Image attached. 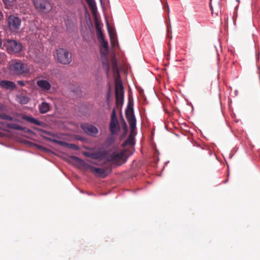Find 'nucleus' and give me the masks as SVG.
I'll return each mask as SVG.
<instances>
[{
	"label": "nucleus",
	"instance_id": "nucleus-2",
	"mask_svg": "<svg viewBox=\"0 0 260 260\" xmlns=\"http://www.w3.org/2000/svg\"><path fill=\"white\" fill-rule=\"evenodd\" d=\"M125 117L129 123L131 132L136 128V119L134 115L133 103L129 101L125 110Z\"/></svg>",
	"mask_w": 260,
	"mask_h": 260
},
{
	"label": "nucleus",
	"instance_id": "nucleus-28",
	"mask_svg": "<svg viewBox=\"0 0 260 260\" xmlns=\"http://www.w3.org/2000/svg\"><path fill=\"white\" fill-rule=\"evenodd\" d=\"M89 6L93 9L95 7V2L93 0H86Z\"/></svg>",
	"mask_w": 260,
	"mask_h": 260
},
{
	"label": "nucleus",
	"instance_id": "nucleus-1",
	"mask_svg": "<svg viewBox=\"0 0 260 260\" xmlns=\"http://www.w3.org/2000/svg\"><path fill=\"white\" fill-rule=\"evenodd\" d=\"M126 159L125 150H122L119 152H114L111 154L108 155L106 157L107 161L118 166H120L125 162Z\"/></svg>",
	"mask_w": 260,
	"mask_h": 260
},
{
	"label": "nucleus",
	"instance_id": "nucleus-30",
	"mask_svg": "<svg viewBox=\"0 0 260 260\" xmlns=\"http://www.w3.org/2000/svg\"><path fill=\"white\" fill-rule=\"evenodd\" d=\"M122 128L123 129V130L124 131V134H125L127 133V125H126V123L125 121H124V120H123V124L122 125Z\"/></svg>",
	"mask_w": 260,
	"mask_h": 260
},
{
	"label": "nucleus",
	"instance_id": "nucleus-7",
	"mask_svg": "<svg viewBox=\"0 0 260 260\" xmlns=\"http://www.w3.org/2000/svg\"><path fill=\"white\" fill-rule=\"evenodd\" d=\"M57 60L63 64H68L72 61L71 55L69 52L63 48H59L56 50Z\"/></svg>",
	"mask_w": 260,
	"mask_h": 260
},
{
	"label": "nucleus",
	"instance_id": "nucleus-13",
	"mask_svg": "<svg viewBox=\"0 0 260 260\" xmlns=\"http://www.w3.org/2000/svg\"><path fill=\"white\" fill-rule=\"evenodd\" d=\"M0 86L6 89L13 90L16 88L15 84L12 81L7 80H2L0 82Z\"/></svg>",
	"mask_w": 260,
	"mask_h": 260
},
{
	"label": "nucleus",
	"instance_id": "nucleus-5",
	"mask_svg": "<svg viewBox=\"0 0 260 260\" xmlns=\"http://www.w3.org/2000/svg\"><path fill=\"white\" fill-rule=\"evenodd\" d=\"M7 22L8 27L12 32H18L21 23V20L18 16L15 15H10L7 19Z\"/></svg>",
	"mask_w": 260,
	"mask_h": 260
},
{
	"label": "nucleus",
	"instance_id": "nucleus-33",
	"mask_svg": "<svg viewBox=\"0 0 260 260\" xmlns=\"http://www.w3.org/2000/svg\"><path fill=\"white\" fill-rule=\"evenodd\" d=\"M42 133L43 134L47 135H49V136L51 135V133L50 132H47L46 131H44V130H42Z\"/></svg>",
	"mask_w": 260,
	"mask_h": 260
},
{
	"label": "nucleus",
	"instance_id": "nucleus-15",
	"mask_svg": "<svg viewBox=\"0 0 260 260\" xmlns=\"http://www.w3.org/2000/svg\"><path fill=\"white\" fill-rule=\"evenodd\" d=\"M102 47H103L105 51H107L108 49V42L105 40L104 35H100V36L97 37Z\"/></svg>",
	"mask_w": 260,
	"mask_h": 260
},
{
	"label": "nucleus",
	"instance_id": "nucleus-25",
	"mask_svg": "<svg viewBox=\"0 0 260 260\" xmlns=\"http://www.w3.org/2000/svg\"><path fill=\"white\" fill-rule=\"evenodd\" d=\"M0 118L3 120H7L9 121H12L13 119L12 117L7 115L4 113H0Z\"/></svg>",
	"mask_w": 260,
	"mask_h": 260
},
{
	"label": "nucleus",
	"instance_id": "nucleus-6",
	"mask_svg": "<svg viewBox=\"0 0 260 260\" xmlns=\"http://www.w3.org/2000/svg\"><path fill=\"white\" fill-rule=\"evenodd\" d=\"M11 70L16 75H23L29 72L28 66L21 62H16L10 66Z\"/></svg>",
	"mask_w": 260,
	"mask_h": 260
},
{
	"label": "nucleus",
	"instance_id": "nucleus-20",
	"mask_svg": "<svg viewBox=\"0 0 260 260\" xmlns=\"http://www.w3.org/2000/svg\"><path fill=\"white\" fill-rule=\"evenodd\" d=\"M103 153L101 152L91 153L89 157L92 159H100L102 156Z\"/></svg>",
	"mask_w": 260,
	"mask_h": 260
},
{
	"label": "nucleus",
	"instance_id": "nucleus-8",
	"mask_svg": "<svg viewBox=\"0 0 260 260\" xmlns=\"http://www.w3.org/2000/svg\"><path fill=\"white\" fill-rule=\"evenodd\" d=\"M35 8L40 12L47 13L51 10V7L48 0H33Z\"/></svg>",
	"mask_w": 260,
	"mask_h": 260
},
{
	"label": "nucleus",
	"instance_id": "nucleus-3",
	"mask_svg": "<svg viewBox=\"0 0 260 260\" xmlns=\"http://www.w3.org/2000/svg\"><path fill=\"white\" fill-rule=\"evenodd\" d=\"M73 158L74 160L80 162L84 167L86 169H88L90 170L91 172L93 173L96 176L99 177L105 178L107 176L106 171L105 169L98 168L92 166H90L87 164L85 163L82 160L79 158L74 156Z\"/></svg>",
	"mask_w": 260,
	"mask_h": 260
},
{
	"label": "nucleus",
	"instance_id": "nucleus-16",
	"mask_svg": "<svg viewBox=\"0 0 260 260\" xmlns=\"http://www.w3.org/2000/svg\"><path fill=\"white\" fill-rule=\"evenodd\" d=\"M55 142L57 144H60L62 146H65V147H67L69 148L73 149L74 150H78L79 148L76 145L74 144H70V143H67L64 141H56Z\"/></svg>",
	"mask_w": 260,
	"mask_h": 260
},
{
	"label": "nucleus",
	"instance_id": "nucleus-35",
	"mask_svg": "<svg viewBox=\"0 0 260 260\" xmlns=\"http://www.w3.org/2000/svg\"><path fill=\"white\" fill-rule=\"evenodd\" d=\"M91 153L85 152L84 153V155L87 157H89V155L91 154Z\"/></svg>",
	"mask_w": 260,
	"mask_h": 260
},
{
	"label": "nucleus",
	"instance_id": "nucleus-18",
	"mask_svg": "<svg viewBox=\"0 0 260 260\" xmlns=\"http://www.w3.org/2000/svg\"><path fill=\"white\" fill-rule=\"evenodd\" d=\"M95 29L96 31L97 37L100 36L101 34L102 35H103V33L102 31L101 24L96 20H95Z\"/></svg>",
	"mask_w": 260,
	"mask_h": 260
},
{
	"label": "nucleus",
	"instance_id": "nucleus-21",
	"mask_svg": "<svg viewBox=\"0 0 260 260\" xmlns=\"http://www.w3.org/2000/svg\"><path fill=\"white\" fill-rule=\"evenodd\" d=\"M112 68L114 72H118L117 62L115 57H112L111 59Z\"/></svg>",
	"mask_w": 260,
	"mask_h": 260
},
{
	"label": "nucleus",
	"instance_id": "nucleus-31",
	"mask_svg": "<svg viewBox=\"0 0 260 260\" xmlns=\"http://www.w3.org/2000/svg\"><path fill=\"white\" fill-rule=\"evenodd\" d=\"M4 4L10 6L12 4V1L11 0H3Z\"/></svg>",
	"mask_w": 260,
	"mask_h": 260
},
{
	"label": "nucleus",
	"instance_id": "nucleus-32",
	"mask_svg": "<svg viewBox=\"0 0 260 260\" xmlns=\"http://www.w3.org/2000/svg\"><path fill=\"white\" fill-rule=\"evenodd\" d=\"M17 83L21 86H24L25 85V82L23 81L19 80L17 81Z\"/></svg>",
	"mask_w": 260,
	"mask_h": 260
},
{
	"label": "nucleus",
	"instance_id": "nucleus-34",
	"mask_svg": "<svg viewBox=\"0 0 260 260\" xmlns=\"http://www.w3.org/2000/svg\"><path fill=\"white\" fill-rule=\"evenodd\" d=\"M4 19V15L2 12L0 11V22L3 21Z\"/></svg>",
	"mask_w": 260,
	"mask_h": 260
},
{
	"label": "nucleus",
	"instance_id": "nucleus-24",
	"mask_svg": "<svg viewBox=\"0 0 260 260\" xmlns=\"http://www.w3.org/2000/svg\"><path fill=\"white\" fill-rule=\"evenodd\" d=\"M103 66L105 68V69L106 71L107 74L108 75L109 74L110 67H109L108 59L107 57H106L105 60H104L103 61Z\"/></svg>",
	"mask_w": 260,
	"mask_h": 260
},
{
	"label": "nucleus",
	"instance_id": "nucleus-38",
	"mask_svg": "<svg viewBox=\"0 0 260 260\" xmlns=\"http://www.w3.org/2000/svg\"><path fill=\"white\" fill-rule=\"evenodd\" d=\"M168 12L169 11V7L168 6Z\"/></svg>",
	"mask_w": 260,
	"mask_h": 260
},
{
	"label": "nucleus",
	"instance_id": "nucleus-37",
	"mask_svg": "<svg viewBox=\"0 0 260 260\" xmlns=\"http://www.w3.org/2000/svg\"><path fill=\"white\" fill-rule=\"evenodd\" d=\"M170 37V39H172V36H170V37Z\"/></svg>",
	"mask_w": 260,
	"mask_h": 260
},
{
	"label": "nucleus",
	"instance_id": "nucleus-27",
	"mask_svg": "<svg viewBox=\"0 0 260 260\" xmlns=\"http://www.w3.org/2000/svg\"><path fill=\"white\" fill-rule=\"evenodd\" d=\"M125 145H133L134 144V140L131 137H129V138L126 140L124 143Z\"/></svg>",
	"mask_w": 260,
	"mask_h": 260
},
{
	"label": "nucleus",
	"instance_id": "nucleus-23",
	"mask_svg": "<svg viewBox=\"0 0 260 260\" xmlns=\"http://www.w3.org/2000/svg\"><path fill=\"white\" fill-rule=\"evenodd\" d=\"M8 127L15 130L21 131L23 129V128L21 126L15 123H9L8 124Z\"/></svg>",
	"mask_w": 260,
	"mask_h": 260
},
{
	"label": "nucleus",
	"instance_id": "nucleus-12",
	"mask_svg": "<svg viewBox=\"0 0 260 260\" xmlns=\"http://www.w3.org/2000/svg\"><path fill=\"white\" fill-rule=\"evenodd\" d=\"M115 97L124 96V90L122 83L120 80H116L115 85Z\"/></svg>",
	"mask_w": 260,
	"mask_h": 260
},
{
	"label": "nucleus",
	"instance_id": "nucleus-36",
	"mask_svg": "<svg viewBox=\"0 0 260 260\" xmlns=\"http://www.w3.org/2000/svg\"><path fill=\"white\" fill-rule=\"evenodd\" d=\"M169 26H170V29H169V30H168V34L170 33V34H171L172 33V29H171V24H170V22L169 23Z\"/></svg>",
	"mask_w": 260,
	"mask_h": 260
},
{
	"label": "nucleus",
	"instance_id": "nucleus-17",
	"mask_svg": "<svg viewBox=\"0 0 260 260\" xmlns=\"http://www.w3.org/2000/svg\"><path fill=\"white\" fill-rule=\"evenodd\" d=\"M49 110V105L46 102H43L39 106V111L41 113L44 114L47 113Z\"/></svg>",
	"mask_w": 260,
	"mask_h": 260
},
{
	"label": "nucleus",
	"instance_id": "nucleus-4",
	"mask_svg": "<svg viewBox=\"0 0 260 260\" xmlns=\"http://www.w3.org/2000/svg\"><path fill=\"white\" fill-rule=\"evenodd\" d=\"M6 50L9 54L19 53L22 49V44L16 40H8L5 43Z\"/></svg>",
	"mask_w": 260,
	"mask_h": 260
},
{
	"label": "nucleus",
	"instance_id": "nucleus-29",
	"mask_svg": "<svg viewBox=\"0 0 260 260\" xmlns=\"http://www.w3.org/2000/svg\"><path fill=\"white\" fill-rule=\"evenodd\" d=\"M89 6L93 9L95 7V2L93 0H86Z\"/></svg>",
	"mask_w": 260,
	"mask_h": 260
},
{
	"label": "nucleus",
	"instance_id": "nucleus-11",
	"mask_svg": "<svg viewBox=\"0 0 260 260\" xmlns=\"http://www.w3.org/2000/svg\"><path fill=\"white\" fill-rule=\"evenodd\" d=\"M36 84L43 91L47 92L51 88V83L48 81L44 79L37 80Z\"/></svg>",
	"mask_w": 260,
	"mask_h": 260
},
{
	"label": "nucleus",
	"instance_id": "nucleus-26",
	"mask_svg": "<svg viewBox=\"0 0 260 260\" xmlns=\"http://www.w3.org/2000/svg\"><path fill=\"white\" fill-rule=\"evenodd\" d=\"M108 32L111 40H113L116 36L115 31L108 28Z\"/></svg>",
	"mask_w": 260,
	"mask_h": 260
},
{
	"label": "nucleus",
	"instance_id": "nucleus-22",
	"mask_svg": "<svg viewBox=\"0 0 260 260\" xmlns=\"http://www.w3.org/2000/svg\"><path fill=\"white\" fill-rule=\"evenodd\" d=\"M124 96L116 97V105L117 108L121 107L123 103Z\"/></svg>",
	"mask_w": 260,
	"mask_h": 260
},
{
	"label": "nucleus",
	"instance_id": "nucleus-9",
	"mask_svg": "<svg viewBox=\"0 0 260 260\" xmlns=\"http://www.w3.org/2000/svg\"><path fill=\"white\" fill-rule=\"evenodd\" d=\"M109 129L113 135L116 134L120 129L119 124L116 115L115 109L112 110L111 121L109 125Z\"/></svg>",
	"mask_w": 260,
	"mask_h": 260
},
{
	"label": "nucleus",
	"instance_id": "nucleus-10",
	"mask_svg": "<svg viewBox=\"0 0 260 260\" xmlns=\"http://www.w3.org/2000/svg\"><path fill=\"white\" fill-rule=\"evenodd\" d=\"M81 128L87 135L92 137H96L99 133L97 127L87 123L81 124Z\"/></svg>",
	"mask_w": 260,
	"mask_h": 260
},
{
	"label": "nucleus",
	"instance_id": "nucleus-19",
	"mask_svg": "<svg viewBox=\"0 0 260 260\" xmlns=\"http://www.w3.org/2000/svg\"><path fill=\"white\" fill-rule=\"evenodd\" d=\"M18 99L19 102L21 104H26L29 102V99L25 95H20L18 96Z\"/></svg>",
	"mask_w": 260,
	"mask_h": 260
},
{
	"label": "nucleus",
	"instance_id": "nucleus-14",
	"mask_svg": "<svg viewBox=\"0 0 260 260\" xmlns=\"http://www.w3.org/2000/svg\"><path fill=\"white\" fill-rule=\"evenodd\" d=\"M22 119L31 123L39 125V126L42 125V122L37 120L36 119H35V118H34L31 116H27V115H23L22 117Z\"/></svg>",
	"mask_w": 260,
	"mask_h": 260
}]
</instances>
